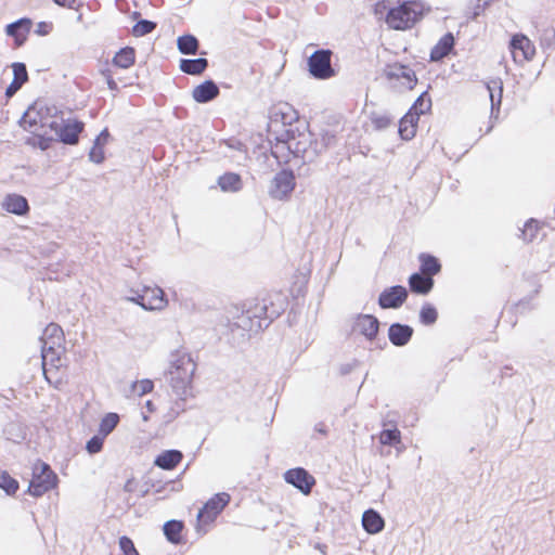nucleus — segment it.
Here are the masks:
<instances>
[{
    "instance_id": "nucleus-1",
    "label": "nucleus",
    "mask_w": 555,
    "mask_h": 555,
    "mask_svg": "<svg viewBox=\"0 0 555 555\" xmlns=\"http://www.w3.org/2000/svg\"><path fill=\"white\" fill-rule=\"evenodd\" d=\"M272 154L276 158L288 159L289 155L301 156L310 144V135L306 130H300L298 125L292 122L279 124L271 121L268 128Z\"/></svg>"
},
{
    "instance_id": "nucleus-2",
    "label": "nucleus",
    "mask_w": 555,
    "mask_h": 555,
    "mask_svg": "<svg viewBox=\"0 0 555 555\" xmlns=\"http://www.w3.org/2000/svg\"><path fill=\"white\" fill-rule=\"evenodd\" d=\"M195 371L196 363L190 354L180 351L172 354L167 376L171 391L177 399L185 401L193 397L192 380Z\"/></svg>"
},
{
    "instance_id": "nucleus-3",
    "label": "nucleus",
    "mask_w": 555,
    "mask_h": 555,
    "mask_svg": "<svg viewBox=\"0 0 555 555\" xmlns=\"http://www.w3.org/2000/svg\"><path fill=\"white\" fill-rule=\"evenodd\" d=\"M424 12L423 2H396L387 9L385 22L391 29L405 30L421 21Z\"/></svg>"
},
{
    "instance_id": "nucleus-4",
    "label": "nucleus",
    "mask_w": 555,
    "mask_h": 555,
    "mask_svg": "<svg viewBox=\"0 0 555 555\" xmlns=\"http://www.w3.org/2000/svg\"><path fill=\"white\" fill-rule=\"evenodd\" d=\"M56 485V474L47 463L37 461L33 466V476L27 490L28 493L35 498H39L54 489Z\"/></svg>"
},
{
    "instance_id": "nucleus-5",
    "label": "nucleus",
    "mask_w": 555,
    "mask_h": 555,
    "mask_svg": "<svg viewBox=\"0 0 555 555\" xmlns=\"http://www.w3.org/2000/svg\"><path fill=\"white\" fill-rule=\"evenodd\" d=\"M230 501L231 496L227 492H220L211 496L197 514V527H206L212 524Z\"/></svg>"
},
{
    "instance_id": "nucleus-6",
    "label": "nucleus",
    "mask_w": 555,
    "mask_h": 555,
    "mask_svg": "<svg viewBox=\"0 0 555 555\" xmlns=\"http://www.w3.org/2000/svg\"><path fill=\"white\" fill-rule=\"evenodd\" d=\"M332 51L317 50L308 59V69L310 75L320 80H326L335 76V69L332 66Z\"/></svg>"
},
{
    "instance_id": "nucleus-7",
    "label": "nucleus",
    "mask_w": 555,
    "mask_h": 555,
    "mask_svg": "<svg viewBox=\"0 0 555 555\" xmlns=\"http://www.w3.org/2000/svg\"><path fill=\"white\" fill-rule=\"evenodd\" d=\"M50 128L57 134L61 142L75 145L85 129V124L78 119H61L60 122L52 121Z\"/></svg>"
},
{
    "instance_id": "nucleus-8",
    "label": "nucleus",
    "mask_w": 555,
    "mask_h": 555,
    "mask_svg": "<svg viewBox=\"0 0 555 555\" xmlns=\"http://www.w3.org/2000/svg\"><path fill=\"white\" fill-rule=\"evenodd\" d=\"M383 75L388 81H399L408 90H413L417 83L414 70L399 62L387 64Z\"/></svg>"
},
{
    "instance_id": "nucleus-9",
    "label": "nucleus",
    "mask_w": 555,
    "mask_h": 555,
    "mask_svg": "<svg viewBox=\"0 0 555 555\" xmlns=\"http://www.w3.org/2000/svg\"><path fill=\"white\" fill-rule=\"evenodd\" d=\"M508 49L514 62L518 64L528 62L535 55L534 44L522 34H516L512 37Z\"/></svg>"
},
{
    "instance_id": "nucleus-10",
    "label": "nucleus",
    "mask_w": 555,
    "mask_h": 555,
    "mask_svg": "<svg viewBox=\"0 0 555 555\" xmlns=\"http://www.w3.org/2000/svg\"><path fill=\"white\" fill-rule=\"evenodd\" d=\"M296 185L292 170H281L272 180L270 194L276 199H286L293 193Z\"/></svg>"
},
{
    "instance_id": "nucleus-11",
    "label": "nucleus",
    "mask_w": 555,
    "mask_h": 555,
    "mask_svg": "<svg viewBox=\"0 0 555 555\" xmlns=\"http://www.w3.org/2000/svg\"><path fill=\"white\" fill-rule=\"evenodd\" d=\"M42 358H43V372L47 374V370L44 367L46 365V359L48 356V351H51L54 349V347H61L64 343V333L62 327L56 323H50L46 326L43 334H42Z\"/></svg>"
},
{
    "instance_id": "nucleus-12",
    "label": "nucleus",
    "mask_w": 555,
    "mask_h": 555,
    "mask_svg": "<svg viewBox=\"0 0 555 555\" xmlns=\"http://www.w3.org/2000/svg\"><path fill=\"white\" fill-rule=\"evenodd\" d=\"M286 482L299 489L304 494H309L315 485V479L306 469L298 467L285 473Z\"/></svg>"
},
{
    "instance_id": "nucleus-13",
    "label": "nucleus",
    "mask_w": 555,
    "mask_h": 555,
    "mask_svg": "<svg viewBox=\"0 0 555 555\" xmlns=\"http://www.w3.org/2000/svg\"><path fill=\"white\" fill-rule=\"evenodd\" d=\"M408 298L405 287L397 285L386 288L378 298V304L383 309L399 308Z\"/></svg>"
},
{
    "instance_id": "nucleus-14",
    "label": "nucleus",
    "mask_w": 555,
    "mask_h": 555,
    "mask_svg": "<svg viewBox=\"0 0 555 555\" xmlns=\"http://www.w3.org/2000/svg\"><path fill=\"white\" fill-rule=\"evenodd\" d=\"M139 304L146 310H159L166 306L167 300L159 287H145L139 295Z\"/></svg>"
},
{
    "instance_id": "nucleus-15",
    "label": "nucleus",
    "mask_w": 555,
    "mask_h": 555,
    "mask_svg": "<svg viewBox=\"0 0 555 555\" xmlns=\"http://www.w3.org/2000/svg\"><path fill=\"white\" fill-rule=\"evenodd\" d=\"M1 208L16 216H26L30 209L26 197L16 193L7 194L1 202Z\"/></svg>"
},
{
    "instance_id": "nucleus-16",
    "label": "nucleus",
    "mask_w": 555,
    "mask_h": 555,
    "mask_svg": "<svg viewBox=\"0 0 555 555\" xmlns=\"http://www.w3.org/2000/svg\"><path fill=\"white\" fill-rule=\"evenodd\" d=\"M379 330L377 318L372 314H361L356 319L354 331L363 335L369 340L376 338Z\"/></svg>"
},
{
    "instance_id": "nucleus-17",
    "label": "nucleus",
    "mask_w": 555,
    "mask_h": 555,
    "mask_svg": "<svg viewBox=\"0 0 555 555\" xmlns=\"http://www.w3.org/2000/svg\"><path fill=\"white\" fill-rule=\"evenodd\" d=\"M275 312L268 314V306L264 299L255 298L247 305L246 314L251 322L250 328L254 326V321L257 320L256 326L260 327V321L267 318H271Z\"/></svg>"
},
{
    "instance_id": "nucleus-18",
    "label": "nucleus",
    "mask_w": 555,
    "mask_h": 555,
    "mask_svg": "<svg viewBox=\"0 0 555 555\" xmlns=\"http://www.w3.org/2000/svg\"><path fill=\"white\" fill-rule=\"evenodd\" d=\"M31 25L33 23L28 18H21L17 22L8 25L7 34L14 38L16 47H21L25 43L30 31Z\"/></svg>"
},
{
    "instance_id": "nucleus-19",
    "label": "nucleus",
    "mask_w": 555,
    "mask_h": 555,
    "mask_svg": "<svg viewBox=\"0 0 555 555\" xmlns=\"http://www.w3.org/2000/svg\"><path fill=\"white\" fill-rule=\"evenodd\" d=\"M311 276L310 266L305 267L302 270H298L292 278L291 294L297 298L304 296L307 293L308 283Z\"/></svg>"
},
{
    "instance_id": "nucleus-20",
    "label": "nucleus",
    "mask_w": 555,
    "mask_h": 555,
    "mask_svg": "<svg viewBox=\"0 0 555 555\" xmlns=\"http://www.w3.org/2000/svg\"><path fill=\"white\" fill-rule=\"evenodd\" d=\"M454 36L452 33L444 34L438 42L431 48L430 50V60L434 62L441 61L447 55L450 54V52L454 48Z\"/></svg>"
},
{
    "instance_id": "nucleus-21",
    "label": "nucleus",
    "mask_w": 555,
    "mask_h": 555,
    "mask_svg": "<svg viewBox=\"0 0 555 555\" xmlns=\"http://www.w3.org/2000/svg\"><path fill=\"white\" fill-rule=\"evenodd\" d=\"M182 460H183V454L181 451L166 450L156 456L154 464L162 469L172 470L177 466L180 465Z\"/></svg>"
},
{
    "instance_id": "nucleus-22",
    "label": "nucleus",
    "mask_w": 555,
    "mask_h": 555,
    "mask_svg": "<svg viewBox=\"0 0 555 555\" xmlns=\"http://www.w3.org/2000/svg\"><path fill=\"white\" fill-rule=\"evenodd\" d=\"M218 94L219 88L211 80L204 81L203 83L196 86L192 91V96L197 103L209 102L217 98Z\"/></svg>"
},
{
    "instance_id": "nucleus-23",
    "label": "nucleus",
    "mask_w": 555,
    "mask_h": 555,
    "mask_svg": "<svg viewBox=\"0 0 555 555\" xmlns=\"http://www.w3.org/2000/svg\"><path fill=\"white\" fill-rule=\"evenodd\" d=\"M413 335V328L409 325L393 323L388 330L389 340L395 346L406 345Z\"/></svg>"
},
{
    "instance_id": "nucleus-24",
    "label": "nucleus",
    "mask_w": 555,
    "mask_h": 555,
    "mask_svg": "<svg viewBox=\"0 0 555 555\" xmlns=\"http://www.w3.org/2000/svg\"><path fill=\"white\" fill-rule=\"evenodd\" d=\"M420 118L414 112H408L399 122V134L403 140H412L417 131Z\"/></svg>"
},
{
    "instance_id": "nucleus-25",
    "label": "nucleus",
    "mask_w": 555,
    "mask_h": 555,
    "mask_svg": "<svg viewBox=\"0 0 555 555\" xmlns=\"http://www.w3.org/2000/svg\"><path fill=\"white\" fill-rule=\"evenodd\" d=\"M362 526L367 533L376 534L384 529L385 521L376 511L367 509L363 513Z\"/></svg>"
},
{
    "instance_id": "nucleus-26",
    "label": "nucleus",
    "mask_w": 555,
    "mask_h": 555,
    "mask_svg": "<svg viewBox=\"0 0 555 555\" xmlns=\"http://www.w3.org/2000/svg\"><path fill=\"white\" fill-rule=\"evenodd\" d=\"M409 286L413 293L426 295L434 287V279L422 273H413L409 278Z\"/></svg>"
},
{
    "instance_id": "nucleus-27",
    "label": "nucleus",
    "mask_w": 555,
    "mask_h": 555,
    "mask_svg": "<svg viewBox=\"0 0 555 555\" xmlns=\"http://www.w3.org/2000/svg\"><path fill=\"white\" fill-rule=\"evenodd\" d=\"M137 52L132 47H125L117 51L113 57V64L121 69H128L135 63Z\"/></svg>"
},
{
    "instance_id": "nucleus-28",
    "label": "nucleus",
    "mask_w": 555,
    "mask_h": 555,
    "mask_svg": "<svg viewBox=\"0 0 555 555\" xmlns=\"http://www.w3.org/2000/svg\"><path fill=\"white\" fill-rule=\"evenodd\" d=\"M418 261H420V270H421L420 273H422L424 275L433 278L434 275L438 274L441 270V263H440L439 259L430 254H427V253L420 254Z\"/></svg>"
},
{
    "instance_id": "nucleus-29",
    "label": "nucleus",
    "mask_w": 555,
    "mask_h": 555,
    "mask_svg": "<svg viewBox=\"0 0 555 555\" xmlns=\"http://www.w3.org/2000/svg\"><path fill=\"white\" fill-rule=\"evenodd\" d=\"M218 185L223 192L235 193L243 188V182L238 173L225 172L218 178Z\"/></svg>"
},
{
    "instance_id": "nucleus-30",
    "label": "nucleus",
    "mask_w": 555,
    "mask_h": 555,
    "mask_svg": "<svg viewBox=\"0 0 555 555\" xmlns=\"http://www.w3.org/2000/svg\"><path fill=\"white\" fill-rule=\"evenodd\" d=\"M208 66V61L204 57L189 60V59H182L180 61L179 67L181 72L188 74V75H201L206 70Z\"/></svg>"
},
{
    "instance_id": "nucleus-31",
    "label": "nucleus",
    "mask_w": 555,
    "mask_h": 555,
    "mask_svg": "<svg viewBox=\"0 0 555 555\" xmlns=\"http://www.w3.org/2000/svg\"><path fill=\"white\" fill-rule=\"evenodd\" d=\"M164 534L167 540L173 544H180L183 541L182 532L184 525L181 520H169L164 525Z\"/></svg>"
},
{
    "instance_id": "nucleus-32",
    "label": "nucleus",
    "mask_w": 555,
    "mask_h": 555,
    "mask_svg": "<svg viewBox=\"0 0 555 555\" xmlns=\"http://www.w3.org/2000/svg\"><path fill=\"white\" fill-rule=\"evenodd\" d=\"M178 49L183 54H196L198 51V40L193 35L180 36L177 40Z\"/></svg>"
},
{
    "instance_id": "nucleus-33",
    "label": "nucleus",
    "mask_w": 555,
    "mask_h": 555,
    "mask_svg": "<svg viewBox=\"0 0 555 555\" xmlns=\"http://www.w3.org/2000/svg\"><path fill=\"white\" fill-rule=\"evenodd\" d=\"M119 420L117 413L111 412L105 414L100 422L99 434L106 438L117 427Z\"/></svg>"
},
{
    "instance_id": "nucleus-34",
    "label": "nucleus",
    "mask_w": 555,
    "mask_h": 555,
    "mask_svg": "<svg viewBox=\"0 0 555 555\" xmlns=\"http://www.w3.org/2000/svg\"><path fill=\"white\" fill-rule=\"evenodd\" d=\"M431 109V98L428 94L427 91L423 92L413 103L410 112H414L417 114V117L420 118L421 115L426 114L430 112Z\"/></svg>"
},
{
    "instance_id": "nucleus-35",
    "label": "nucleus",
    "mask_w": 555,
    "mask_h": 555,
    "mask_svg": "<svg viewBox=\"0 0 555 555\" xmlns=\"http://www.w3.org/2000/svg\"><path fill=\"white\" fill-rule=\"evenodd\" d=\"M154 389V383L151 379L144 378L141 380H135L132 383L130 387V393L128 397H142L152 392Z\"/></svg>"
},
{
    "instance_id": "nucleus-36",
    "label": "nucleus",
    "mask_w": 555,
    "mask_h": 555,
    "mask_svg": "<svg viewBox=\"0 0 555 555\" xmlns=\"http://www.w3.org/2000/svg\"><path fill=\"white\" fill-rule=\"evenodd\" d=\"M0 488L9 495H14L18 489V481L13 478L7 470L0 469Z\"/></svg>"
},
{
    "instance_id": "nucleus-37",
    "label": "nucleus",
    "mask_w": 555,
    "mask_h": 555,
    "mask_svg": "<svg viewBox=\"0 0 555 555\" xmlns=\"http://www.w3.org/2000/svg\"><path fill=\"white\" fill-rule=\"evenodd\" d=\"M379 442L384 446H397L401 443V433L398 428L383 429L379 433Z\"/></svg>"
},
{
    "instance_id": "nucleus-38",
    "label": "nucleus",
    "mask_w": 555,
    "mask_h": 555,
    "mask_svg": "<svg viewBox=\"0 0 555 555\" xmlns=\"http://www.w3.org/2000/svg\"><path fill=\"white\" fill-rule=\"evenodd\" d=\"M437 319L438 312L434 306L426 304L422 307L420 311V320L423 324L431 325L437 321Z\"/></svg>"
},
{
    "instance_id": "nucleus-39",
    "label": "nucleus",
    "mask_w": 555,
    "mask_h": 555,
    "mask_svg": "<svg viewBox=\"0 0 555 555\" xmlns=\"http://www.w3.org/2000/svg\"><path fill=\"white\" fill-rule=\"evenodd\" d=\"M156 28V23L142 20L139 21L137 24L132 27V35L134 37H142L150 33H152Z\"/></svg>"
},
{
    "instance_id": "nucleus-40",
    "label": "nucleus",
    "mask_w": 555,
    "mask_h": 555,
    "mask_svg": "<svg viewBox=\"0 0 555 555\" xmlns=\"http://www.w3.org/2000/svg\"><path fill=\"white\" fill-rule=\"evenodd\" d=\"M539 230L540 225L537 220L531 219L527 221L521 231L522 240L526 242L533 241L537 237Z\"/></svg>"
},
{
    "instance_id": "nucleus-41",
    "label": "nucleus",
    "mask_w": 555,
    "mask_h": 555,
    "mask_svg": "<svg viewBox=\"0 0 555 555\" xmlns=\"http://www.w3.org/2000/svg\"><path fill=\"white\" fill-rule=\"evenodd\" d=\"M13 69V81L18 82L20 85H24L28 80V74L25 64L23 63H14L12 65Z\"/></svg>"
},
{
    "instance_id": "nucleus-42",
    "label": "nucleus",
    "mask_w": 555,
    "mask_h": 555,
    "mask_svg": "<svg viewBox=\"0 0 555 555\" xmlns=\"http://www.w3.org/2000/svg\"><path fill=\"white\" fill-rule=\"evenodd\" d=\"M118 544L122 555H140L134 546L133 541L129 537H120Z\"/></svg>"
},
{
    "instance_id": "nucleus-43",
    "label": "nucleus",
    "mask_w": 555,
    "mask_h": 555,
    "mask_svg": "<svg viewBox=\"0 0 555 555\" xmlns=\"http://www.w3.org/2000/svg\"><path fill=\"white\" fill-rule=\"evenodd\" d=\"M104 440H105V437L102 436L101 434H98V435L93 436L87 442V446H86L87 451L90 454L99 453L102 450V448H103Z\"/></svg>"
},
{
    "instance_id": "nucleus-44",
    "label": "nucleus",
    "mask_w": 555,
    "mask_h": 555,
    "mask_svg": "<svg viewBox=\"0 0 555 555\" xmlns=\"http://www.w3.org/2000/svg\"><path fill=\"white\" fill-rule=\"evenodd\" d=\"M90 158L95 163H101L104 159V151L103 145H101V143L93 144L90 151Z\"/></svg>"
},
{
    "instance_id": "nucleus-45",
    "label": "nucleus",
    "mask_w": 555,
    "mask_h": 555,
    "mask_svg": "<svg viewBox=\"0 0 555 555\" xmlns=\"http://www.w3.org/2000/svg\"><path fill=\"white\" fill-rule=\"evenodd\" d=\"M30 142H31L33 145H38L40 149L47 150L48 147H50L52 139L51 138H43V137H39V135H34L30 139Z\"/></svg>"
},
{
    "instance_id": "nucleus-46",
    "label": "nucleus",
    "mask_w": 555,
    "mask_h": 555,
    "mask_svg": "<svg viewBox=\"0 0 555 555\" xmlns=\"http://www.w3.org/2000/svg\"><path fill=\"white\" fill-rule=\"evenodd\" d=\"M53 29V24L50 22H40L37 25L36 33L40 36H47L49 35Z\"/></svg>"
},
{
    "instance_id": "nucleus-47",
    "label": "nucleus",
    "mask_w": 555,
    "mask_h": 555,
    "mask_svg": "<svg viewBox=\"0 0 555 555\" xmlns=\"http://www.w3.org/2000/svg\"><path fill=\"white\" fill-rule=\"evenodd\" d=\"M22 126L29 131H33V127L36 125L35 119L31 118V113L26 112L22 118Z\"/></svg>"
},
{
    "instance_id": "nucleus-48",
    "label": "nucleus",
    "mask_w": 555,
    "mask_h": 555,
    "mask_svg": "<svg viewBox=\"0 0 555 555\" xmlns=\"http://www.w3.org/2000/svg\"><path fill=\"white\" fill-rule=\"evenodd\" d=\"M102 75L105 77L107 86L111 90H117L118 85L114 80L111 69H104L102 70Z\"/></svg>"
},
{
    "instance_id": "nucleus-49",
    "label": "nucleus",
    "mask_w": 555,
    "mask_h": 555,
    "mask_svg": "<svg viewBox=\"0 0 555 555\" xmlns=\"http://www.w3.org/2000/svg\"><path fill=\"white\" fill-rule=\"evenodd\" d=\"M22 88V85H20L18 82H15V81H11V83L9 85V87L7 88L5 90V95L8 98H11L20 89Z\"/></svg>"
},
{
    "instance_id": "nucleus-50",
    "label": "nucleus",
    "mask_w": 555,
    "mask_h": 555,
    "mask_svg": "<svg viewBox=\"0 0 555 555\" xmlns=\"http://www.w3.org/2000/svg\"><path fill=\"white\" fill-rule=\"evenodd\" d=\"M374 124L378 128H385L391 124V119L386 116L374 118Z\"/></svg>"
},
{
    "instance_id": "nucleus-51",
    "label": "nucleus",
    "mask_w": 555,
    "mask_h": 555,
    "mask_svg": "<svg viewBox=\"0 0 555 555\" xmlns=\"http://www.w3.org/2000/svg\"><path fill=\"white\" fill-rule=\"evenodd\" d=\"M108 138H109V133L107 131V129H104L99 135L98 138L95 139V144H99L101 143V145H104L106 144V142L108 141Z\"/></svg>"
},
{
    "instance_id": "nucleus-52",
    "label": "nucleus",
    "mask_w": 555,
    "mask_h": 555,
    "mask_svg": "<svg viewBox=\"0 0 555 555\" xmlns=\"http://www.w3.org/2000/svg\"><path fill=\"white\" fill-rule=\"evenodd\" d=\"M490 99H491L492 107H494V105H496L499 107L501 105V99H502V87H499V95H498L496 101H495L494 94L491 91H490Z\"/></svg>"
},
{
    "instance_id": "nucleus-53",
    "label": "nucleus",
    "mask_w": 555,
    "mask_h": 555,
    "mask_svg": "<svg viewBox=\"0 0 555 555\" xmlns=\"http://www.w3.org/2000/svg\"><path fill=\"white\" fill-rule=\"evenodd\" d=\"M385 10H386V7L384 5V2H377L374 7V13L376 15L380 14V16H383Z\"/></svg>"
},
{
    "instance_id": "nucleus-54",
    "label": "nucleus",
    "mask_w": 555,
    "mask_h": 555,
    "mask_svg": "<svg viewBox=\"0 0 555 555\" xmlns=\"http://www.w3.org/2000/svg\"><path fill=\"white\" fill-rule=\"evenodd\" d=\"M146 406H147V409H149L151 412H153V411H154V404H153V402H152L151 400H149V401L146 402Z\"/></svg>"
},
{
    "instance_id": "nucleus-55",
    "label": "nucleus",
    "mask_w": 555,
    "mask_h": 555,
    "mask_svg": "<svg viewBox=\"0 0 555 555\" xmlns=\"http://www.w3.org/2000/svg\"><path fill=\"white\" fill-rule=\"evenodd\" d=\"M132 16H133L134 20H137L140 16V13L139 12H133Z\"/></svg>"
}]
</instances>
